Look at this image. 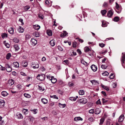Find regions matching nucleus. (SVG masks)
<instances>
[{
  "label": "nucleus",
  "mask_w": 125,
  "mask_h": 125,
  "mask_svg": "<svg viewBox=\"0 0 125 125\" xmlns=\"http://www.w3.org/2000/svg\"><path fill=\"white\" fill-rule=\"evenodd\" d=\"M13 64L14 65V67H15L18 68L19 67V63L17 62H14L13 63Z\"/></svg>",
  "instance_id": "nucleus-23"
},
{
  "label": "nucleus",
  "mask_w": 125,
  "mask_h": 125,
  "mask_svg": "<svg viewBox=\"0 0 125 125\" xmlns=\"http://www.w3.org/2000/svg\"><path fill=\"white\" fill-rule=\"evenodd\" d=\"M101 111L99 108H97L95 109V114L96 115L99 114L100 113Z\"/></svg>",
  "instance_id": "nucleus-14"
},
{
  "label": "nucleus",
  "mask_w": 125,
  "mask_h": 125,
  "mask_svg": "<svg viewBox=\"0 0 125 125\" xmlns=\"http://www.w3.org/2000/svg\"><path fill=\"white\" fill-rule=\"evenodd\" d=\"M19 31L20 33H22L24 32V29L23 28H22L21 26L19 27V28L18 30Z\"/></svg>",
  "instance_id": "nucleus-22"
},
{
  "label": "nucleus",
  "mask_w": 125,
  "mask_h": 125,
  "mask_svg": "<svg viewBox=\"0 0 125 125\" xmlns=\"http://www.w3.org/2000/svg\"><path fill=\"white\" fill-rule=\"evenodd\" d=\"M31 111H33V113L34 114H36L37 112V109H34V110H31Z\"/></svg>",
  "instance_id": "nucleus-48"
},
{
  "label": "nucleus",
  "mask_w": 125,
  "mask_h": 125,
  "mask_svg": "<svg viewBox=\"0 0 125 125\" xmlns=\"http://www.w3.org/2000/svg\"><path fill=\"white\" fill-rule=\"evenodd\" d=\"M69 99L70 100L73 101H75L76 100V99L75 97H70Z\"/></svg>",
  "instance_id": "nucleus-40"
},
{
  "label": "nucleus",
  "mask_w": 125,
  "mask_h": 125,
  "mask_svg": "<svg viewBox=\"0 0 125 125\" xmlns=\"http://www.w3.org/2000/svg\"><path fill=\"white\" fill-rule=\"evenodd\" d=\"M5 102L3 100L0 99V107H2L4 106Z\"/></svg>",
  "instance_id": "nucleus-11"
},
{
  "label": "nucleus",
  "mask_w": 125,
  "mask_h": 125,
  "mask_svg": "<svg viewBox=\"0 0 125 125\" xmlns=\"http://www.w3.org/2000/svg\"><path fill=\"white\" fill-rule=\"evenodd\" d=\"M45 75L44 74H39L37 77V78L40 81H43L44 80Z\"/></svg>",
  "instance_id": "nucleus-1"
},
{
  "label": "nucleus",
  "mask_w": 125,
  "mask_h": 125,
  "mask_svg": "<svg viewBox=\"0 0 125 125\" xmlns=\"http://www.w3.org/2000/svg\"><path fill=\"white\" fill-rule=\"evenodd\" d=\"M97 81H96L95 80H94L90 81L93 84V83H98V82H97Z\"/></svg>",
  "instance_id": "nucleus-60"
},
{
  "label": "nucleus",
  "mask_w": 125,
  "mask_h": 125,
  "mask_svg": "<svg viewBox=\"0 0 125 125\" xmlns=\"http://www.w3.org/2000/svg\"><path fill=\"white\" fill-rule=\"evenodd\" d=\"M88 120L91 122H93L94 121V119L92 117H89L88 119Z\"/></svg>",
  "instance_id": "nucleus-49"
},
{
  "label": "nucleus",
  "mask_w": 125,
  "mask_h": 125,
  "mask_svg": "<svg viewBox=\"0 0 125 125\" xmlns=\"http://www.w3.org/2000/svg\"><path fill=\"white\" fill-rule=\"evenodd\" d=\"M33 35H35L36 37H39L40 35V33L38 31L36 32H35L33 33Z\"/></svg>",
  "instance_id": "nucleus-26"
},
{
  "label": "nucleus",
  "mask_w": 125,
  "mask_h": 125,
  "mask_svg": "<svg viewBox=\"0 0 125 125\" xmlns=\"http://www.w3.org/2000/svg\"><path fill=\"white\" fill-rule=\"evenodd\" d=\"M31 66L34 69H37L39 67V64L35 62H32L31 64Z\"/></svg>",
  "instance_id": "nucleus-3"
},
{
  "label": "nucleus",
  "mask_w": 125,
  "mask_h": 125,
  "mask_svg": "<svg viewBox=\"0 0 125 125\" xmlns=\"http://www.w3.org/2000/svg\"><path fill=\"white\" fill-rule=\"evenodd\" d=\"M31 43L32 45L35 46L37 44V41L36 40L32 38L31 41Z\"/></svg>",
  "instance_id": "nucleus-7"
},
{
  "label": "nucleus",
  "mask_w": 125,
  "mask_h": 125,
  "mask_svg": "<svg viewBox=\"0 0 125 125\" xmlns=\"http://www.w3.org/2000/svg\"><path fill=\"white\" fill-rule=\"evenodd\" d=\"M107 12L106 11V10H104L101 11V12L102 15H104V14H105Z\"/></svg>",
  "instance_id": "nucleus-43"
},
{
  "label": "nucleus",
  "mask_w": 125,
  "mask_h": 125,
  "mask_svg": "<svg viewBox=\"0 0 125 125\" xmlns=\"http://www.w3.org/2000/svg\"><path fill=\"white\" fill-rule=\"evenodd\" d=\"M29 119H30V121L32 122L34 119V117L32 116H29Z\"/></svg>",
  "instance_id": "nucleus-46"
},
{
  "label": "nucleus",
  "mask_w": 125,
  "mask_h": 125,
  "mask_svg": "<svg viewBox=\"0 0 125 125\" xmlns=\"http://www.w3.org/2000/svg\"><path fill=\"white\" fill-rule=\"evenodd\" d=\"M6 41L4 42V44L5 46L7 48H9L10 47V45L9 44L5 42Z\"/></svg>",
  "instance_id": "nucleus-41"
},
{
  "label": "nucleus",
  "mask_w": 125,
  "mask_h": 125,
  "mask_svg": "<svg viewBox=\"0 0 125 125\" xmlns=\"http://www.w3.org/2000/svg\"><path fill=\"white\" fill-rule=\"evenodd\" d=\"M115 4L116 5L115 7L116 9L115 10L118 13H119L121 12V7L116 2H115Z\"/></svg>",
  "instance_id": "nucleus-2"
},
{
  "label": "nucleus",
  "mask_w": 125,
  "mask_h": 125,
  "mask_svg": "<svg viewBox=\"0 0 125 125\" xmlns=\"http://www.w3.org/2000/svg\"><path fill=\"white\" fill-rule=\"evenodd\" d=\"M113 12L112 10H111L109 11L107 13V15L109 17H111L113 15Z\"/></svg>",
  "instance_id": "nucleus-9"
},
{
  "label": "nucleus",
  "mask_w": 125,
  "mask_h": 125,
  "mask_svg": "<svg viewBox=\"0 0 125 125\" xmlns=\"http://www.w3.org/2000/svg\"><path fill=\"white\" fill-rule=\"evenodd\" d=\"M24 95L25 97L28 98H30L31 97V96L30 94L27 93H24Z\"/></svg>",
  "instance_id": "nucleus-33"
},
{
  "label": "nucleus",
  "mask_w": 125,
  "mask_h": 125,
  "mask_svg": "<svg viewBox=\"0 0 125 125\" xmlns=\"http://www.w3.org/2000/svg\"><path fill=\"white\" fill-rule=\"evenodd\" d=\"M59 106L61 108H64L66 106V105L65 104H62L61 103H59L58 104Z\"/></svg>",
  "instance_id": "nucleus-34"
},
{
  "label": "nucleus",
  "mask_w": 125,
  "mask_h": 125,
  "mask_svg": "<svg viewBox=\"0 0 125 125\" xmlns=\"http://www.w3.org/2000/svg\"><path fill=\"white\" fill-rule=\"evenodd\" d=\"M83 119L80 117H74V120L76 121H82Z\"/></svg>",
  "instance_id": "nucleus-12"
},
{
  "label": "nucleus",
  "mask_w": 125,
  "mask_h": 125,
  "mask_svg": "<svg viewBox=\"0 0 125 125\" xmlns=\"http://www.w3.org/2000/svg\"><path fill=\"white\" fill-rule=\"evenodd\" d=\"M5 67L6 69V70L7 72H10L11 71V68L9 64H6L5 65Z\"/></svg>",
  "instance_id": "nucleus-5"
},
{
  "label": "nucleus",
  "mask_w": 125,
  "mask_h": 125,
  "mask_svg": "<svg viewBox=\"0 0 125 125\" xmlns=\"http://www.w3.org/2000/svg\"><path fill=\"white\" fill-rule=\"evenodd\" d=\"M31 36L29 34H26L25 35V38L26 39H28L31 38Z\"/></svg>",
  "instance_id": "nucleus-44"
},
{
  "label": "nucleus",
  "mask_w": 125,
  "mask_h": 125,
  "mask_svg": "<svg viewBox=\"0 0 125 125\" xmlns=\"http://www.w3.org/2000/svg\"><path fill=\"white\" fill-rule=\"evenodd\" d=\"M102 74L104 76H107L108 75L109 73L107 71H105L102 73Z\"/></svg>",
  "instance_id": "nucleus-45"
},
{
  "label": "nucleus",
  "mask_w": 125,
  "mask_h": 125,
  "mask_svg": "<svg viewBox=\"0 0 125 125\" xmlns=\"http://www.w3.org/2000/svg\"><path fill=\"white\" fill-rule=\"evenodd\" d=\"M101 67L103 69H105L107 68V66L105 65H101Z\"/></svg>",
  "instance_id": "nucleus-56"
},
{
  "label": "nucleus",
  "mask_w": 125,
  "mask_h": 125,
  "mask_svg": "<svg viewBox=\"0 0 125 125\" xmlns=\"http://www.w3.org/2000/svg\"><path fill=\"white\" fill-rule=\"evenodd\" d=\"M124 119V115H121L119 117L118 121L119 122H122Z\"/></svg>",
  "instance_id": "nucleus-10"
},
{
  "label": "nucleus",
  "mask_w": 125,
  "mask_h": 125,
  "mask_svg": "<svg viewBox=\"0 0 125 125\" xmlns=\"http://www.w3.org/2000/svg\"><path fill=\"white\" fill-rule=\"evenodd\" d=\"M102 87L104 89L107 91H109V89L105 85H104L103 84L102 85Z\"/></svg>",
  "instance_id": "nucleus-27"
},
{
  "label": "nucleus",
  "mask_w": 125,
  "mask_h": 125,
  "mask_svg": "<svg viewBox=\"0 0 125 125\" xmlns=\"http://www.w3.org/2000/svg\"><path fill=\"white\" fill-rule=\"evenodd\" d=\"M42 102L44 104H46L48 102V100L45 98H42L41 99Z\"/></svg>",
  "instance_id": "nucleus-13"
},
{
  "label": "nucleus",
  "mask_w": 125,
  "mask_h": 125,
  "mask_svg": "<svg viewBox=\"0 0 125 125\" xmlns=\"http://www.w3.org/2000/svg\"><path fill=\"white\" fill-rule=\"evenodd\" d=\"M107 6V3L106 2H104L103 5V7H106Z\"/></svg>",
  "instance_id": "nucleus-64"
},
{
  "label": "nucleus",
  "mask_w": 125,
  "mask_h": 125,
  "mask_svg": "<svg viewBox=\"0 0 125 125\" xmlns=\"http://www.w3.org/2000/svg\"><path fill=\"white\" fill-rule=\"evenodd\" d=\"M2 37L3 38H4L7 37L8 36L7 34L6 33H2L1 34Z\"/></svg>",
  "instance_id": "nucleus-30"
},
{
  "label": "nucleus",
  "mask_w": 125,
  "mask_h": 125,
  "mask_svg": "<svg viewBox=\"0 0 125 125\" xmlns=\"http://www.w3.org/2000/svg\"><path fill=\"white\" fill-rule=\"evenodd\" d=\"M33 28L36 30H39L40 28V26L38 25H35L33 26Z\"/></svg>",
  "instance_id": "nucleus-21"
},
{
  "label": "nucleus",
  "mask_w": 125,
  "mask_h": 125,
  "mask_svg": "<svg viewBox=\"0 0 125 125\" xmlns=\"http://www.w3.org/2000/svg\"><path fill=\"white\" fill-rule=\"evenodd\" d=\"M49 43L52 46H53L55 44V40H52Z\"/></svg>",
  "instance_id": "nucleus-15"
},
{
  "label": "nucleus",
  "mask_w": 125,
  "mask_h": 125,
  "mask_svg": "<svg viewBox=\"0 0 125 125\" xmlns=\"http://www.w3.org/2000/svg\"><path fill=\"white\" fill-rule=\"evenodd\" d=\"M50 80L51 81L52 83H55L57 81L56 79L54 78L53 76L51 77Z\"/></svg>",
  "instance_id": "nucleus-17"
},
{
  "label": "nucleus",
  "mask_w": 125,
  "mask_h": 125,
  "mask_svg": "<svg viewBox=\"0 0 125 125\" xmlns=\"http://www.w3.org/2000/svg\"><path fill=\"white\" fill-rule=\"evenodd\" d=\"M81 62L82 64L85 66H87L88 65V63L86 62H85L83 59L81 60Z\"/></svg>",
  "instance_id": "nucleus-24"
},
{
  "label": "nucleus",
  "mask_w": 125,
  "mask_h": 125,
  "mask_svg": "<svg viewBox=\"0 0 125 125\" xmlns=\"http://www.w3.org/2000/svg\"><path fill=\"white\" fill-rule=\"evenodd\" d=\"M94 112V110L92 109L89 111V113L90 114H93Z\"/></svg>",
  "instance_id": "nucleus-42"
},
{
  "label": "nucleus",
  "mask_w": 125,
  "mask_h": 125,
  "mask_svg": "<svg viewBox=\"0 0 125 125\" xmlns=\"http://www.w3.org/2000/svg\"><path fill=\"white\" fill-rule=\"evenodd\" d=\"M28 65V63L27 62H24V64L23 65V66L26 67Z\"/></svg>",
  "instance_id": "nucleus-53"
},
{
  "label": "nucleus",
  "mask_w": 125,
  "mask_h": 125,
  "mask_svg": "<svg viewBox=\"0 0 125 125\" xmlns=\"http://www.w3.org/2000/svg\"><path fill=\"white\" fill-rule=\"evenodd\" d=\"M125 60V53L123 52L122 53L121 57V61L122 63V65L123 66V63H124V61Z\"/></svg>",
  "instance_id": "nucleus-4"
},
{
  "label": "nucleus",
  "mask_w": 125,
  "mask_h": 125,
  "mask_svg": "<svg viewBox=\"0 0 125 125\" xmlns=\"http://www.w3.org/2000/svg\"><path fill=\"white\" fill-rule=\"evenodd\" d=\"M30 8V7L29 6H27L24 7V10H29Z\"/></svg>",
  "instance_id": "nucleus-47"
},
{
  "label": "nucleus",
  "mask_w": 125,
  "mask_h": 125,
  "mask_svg": "<svg viewBox=\"0 0 125 125\" xmlns=\"http://www.w3.org/2000/svg\"><path fill=\"white\" fill-rule=\"evenodd\" d=\"M39 89L40 90L42 91H43L44 90V89L43 88L40 87V86H39Z\"/></svg>",
  "instance_id": "nucleus-61"
},
{
  "label": "nucleus",
  "mask_w": 125,
  "mask_h": 125,
  "mask_svg": "<svg viewBox=\"0 0 125 125\" xmlns=\"http://www.w3.org/2000/svg\"><path fill=\"white\" fill-rule=\"evenodd\" d=\"M9 94L6 91H3L1 93V95L4 97L7 96Z\"/></svg>",
  "instance_id": "nucleus-20"
},
{
  "label": "nucleus",
  "mask_w": 125,
  "mask_h": 125,
  "mask_svg": "<svg viewBox=\"0 0 125 125\" xmlns=\"http://www.w3.org/2000/svg\"><path fill=\"white\" fill-rule=\"evenodd\" d=\"M107 52V51L106 50H105L102 51L101 52V53L103 54H104L105 53Z\"/></svg>",
  "instance_id": "nucleus-50"
},
{
  "label": "nucleus",
  "mask_w": 125,
  "mask_h": 125,
  "mask_svg": "<svg viewBox=\"0 0 125 125\" xmlns=\"http://www.w3.org/2000/svg\"><path fill=\"white\" fill-rule=\"evenodd\" d=\"M16 115L18 119H22L23 118V116L21 114L18 113L16 114Z\"/></svg>",
  "instance_id": "nucleus-18"
},
{
  "label": "nucleus",
  "mask_w": 125,
  "mask_h": 125,
  "mask_svg": "<svg viewBox=\"0 0 125 125\" xmlns=\"http://www.w3.org/2000/svg\"><path fill=\"white\" fill-rule=\"evenodd\" d=\"M23 20L21 19L20 18L19 19V21L21 22V25H23L24 24V23L23 22Z\"/></svg>",
  "instance_id": "nucleus-51"
},
{
  "label": "nucleus",
  "mask_w": 125,
  "mask_h": 125,
  "mask_svg": "<svg viewBox=\"0 0 125 125\" xmlns=\"http://www.w3.org/2000/svg\"><path fill=\"white\" fill-rule=\"evenodd\" d=\"M14 80L12 79H11L9 80L8 81V83L10 85H11L14 83Z\"/></svg>",
  "instance_id": "nucleus-19"
},
{
  "label": "nucleus",
  "mask_w": 125,
  "mask_h": 125,
  "mask_svg": "<svg viewBox=\"0 0 125 125\" xmlns=\"http://www.w3.org/2000/svg\"><path fill=\"white\" fill-rule=\"evenodd\" d=\"M91 68L94 72L96 71L97 69V66L94 64L92 65L91 66Z\"/></svg>",
  "instance_id": "nucleus-8"
},
{
  "label": "nucleus",
  "mask_w": 125,
  "mask_h": 125,
  "mask_svg": "<svg viewBox=\"0 0 125 125\" xmlns=\"http://www.w3.org/2000/svg\"><path fill=\"white\" fill-rule=\"evenodd\" d=\"M8 31L11 34H13L14 29L12 27H10L8 29Z\"/></svg>",
  "instance_id": "nucleus-16"
},
{
  "label": "nucleus",
  "mask_w": 125,
  "mask_h": 125,
  "mask_svg": "<svg viewBox=\"0 0 125 125\" xmlns=\"http://www.w3.org/2000/svg\"><path fill=\"white\" fill-rule=\"evenodd\" d=\"M59 84L60 85H61L63 83V82L61 80H59Z\"/></svg>",
  "instance_id": "nucleus-62"
},
{
  "label": "nucleus",
  "mask_w": 125,
  "mask_h": 125,
  "mask_svg": "<svg viewBox=\"0 0 125 125\" xmlns=\"http://www.w3.org/2000/svg\"><path fill=\"white\" fill-rule=\"evenodd\" d=\"M119 18L118 17H115L114 18V21L115 22H117L119 21Z\"/></svg>",
  "instance_id": "nucleus-38"
},
{
  "label": "nucleus",
  "mask_w": 125,
  "mask_h": 125,
  "mask_svg": "<svg viewBox=\"0 0 125 125\" xmlns=\"http://www.w3.org/2000/svg\"><path fill=\"white\" fill-rule=\"evenodd\" d=\"M11 56V53H8L6 55V59L7 60H9L10 59V57Z\"/></svg>",
  "instance_id": "nucleus-31"
},
{
  "label": "nucleus",
  "mask_w": 125,
  "mask_h": 125,
  "mask_svg": "<svg viewBox=\"0 0 125 125\" xmlns=\"http://www.w3.org/2000/svg\"><path fill=\"white\" fill-rule=\"evenodd\" d=\"M38 16L40 18H41L42 19H43V16L41 14H39Z\"/></svg>",
  "instance_id": "nucleus-55"
},
{
  "label": "nucleus",
  "mask_w": 125,
  "mask_h": 125,
  "mask_svg": "<svg viewBox=\"0 0 125 125\" xmlns=\"http://www.w3.org/2000/svg\"><path fill=\"white\" fill-rule=\"evenodd\" d=\"M14 47L16 51H18L19 49V47L18 45L17 44H16L14 45Z\"/></svg>",
  "instance_id": "nucleus-39"
},
{
  "label": "nucleus",
  "mask_w": 125,
  "mask_h": 125,
  "mask_svg": "<svg viewBox=\"0 0 125 125\" xmlns=\"http://www.w3.org/2000/svg\"><path fill=\"white\" fill-rule=\"evenodd\" d=\"M99 45L101 47H103L104 46L105 44L103 43H99Z\"/></svg>",
  "instance_id": "nucleus-57"
},
{
  "label": "nucleus",
  "mask_w": 125,
  "mask_h": 125,
  "mask_svg": "<svg viewBox=\"0 0 125 125\" xmlns=\"http://www.w3.org/2000/svg\"><path fill=\"white\" fill-rule=\"evenodd\" d=\"M47 34L49 36H51L52 35V31L50 30H48L47 31Z\"/></svg>",
  "instance_id": "nucleus-25"
},
{
  "label": "nucleus",
  "mask_w": 125,
  "mask_h": 125,
  "mask_svg": "<svg viewBox=\"0 0 125 125\" xmlns=\"http://www.w3.org/2000/svg\"><path fill=\"white\" fill-rule=\"evenodd\" d=\"M22 112L25 115L27 114L28 113V109H27L24 108Z\"/></svg>",
  "instance_id": "nucleus-29"
},
{
  "label": "nucleus",
  "mask_w": 125,
  "mask_h": 125,
  "mask_svg": "<svg viewBox=\"0 0 125 125\" xmlns=\"http://www.w3.org/2000/svg\"><path fill=\"white\" fill-rule=\"evenodd\" d=\"M102 103L103 104H104L105 103L107 102L108 101L107 100L103 98L102 99Z\"/></svg>",
  "instance_id": "nucleus-52"
},
{
  "label": "nucleus",
  "mask_w": 125,
  "mask_h": 125,
  "mask_svg": "<svg viewBox=\"0 0 125 125\" xmlns=\"http://www.w3.org/2000/svg\"><path fill=\"white\" fill-rule=\"evenodd\" d=\"M96 104H101V102L100 100H98L96 102Z\"/></svg>",
  "instance_id": "nucleus-63"
},
{
  "label": "nucleus",
  "mask_w": 125,
  "mask_h": 125,
  "mask_svg": "<svg viewBox=\"0 0 125 125\" xmlns=\"http://www.w3.org/2000/svg\"><path fill=\"white\" fill-rule=\"evenodd\" d=\"M76 39H78L79 41L81 43L83 42V40L81 39H79L78 38H77Z\"/></svg>",
  "instance_id": "nucleus-59"
},
{
  "label": "nucleus",
  "mask_w": 125,
  "mask_h": 125,
  "mask_svg": "<svg viewBox=\"0 0 125 125\" xmlns=\"http://www.w3.org/2000/svg\"><path fill=\"white\" fill-rule=\"evenodd\" d=\"M104 120V118H101L100 120V122L99 123V125H102L103 124Z\"/></svg>",
  "instance_id": "nucleus-28"
},
{
  "label": "nucleus",
  "mask_w": 125,
  "mask_h": 125,
  "mask_svg": "<svg viewBox=\"0 0 125 125\" xmlns=\"http://www.w3.org/2000/svg\"><path fill=\"white\" fill-rule=\"evenodd\" d=\"M107 24L104 21H102V27H105L107 26Z\"/></svg>",
  "instance_id": "nucleus-37"
},
{
  "label": "nucleus",
  "mask_w": 125,
  "mask_h": 125,
  "mask_svg": "<svg viewBox=\"0 0 125 125\" xmlns=\"http://www.w3.org/2000/svg\"><path fill=\"white\" fill-rule=\"evenodd\" d=\"M20 74L22 75L25 76H27V75L25 73L22 72H20Z\"/></svg>",
  "instance_id": "nucleus-58"
},
{
  "label": "nucleus",
  "mask_w": 125,
  "mask_h": 125,
  "mask_svg": "<svg viewBox=\"0 0 125 125\" xmlns=\"http://www.w3.org/2000/svg\"><path fill=\"white\" fill-rule=\"evenodd\" d=\"M78 102L81 103L86 104L87 102V99L85 98H82L78 100Z\"/></svg>",
  "instance_id": "nucleus-6"
},
{
  "label": "nucleus",
  "mask_w": 125,
  "mask_h": 125,
  "mask_svg": "<svg viewBox=\"0 0 125 125\" xmlns=\"http://www.w3.org/2000/svg\"><path fill=\"white\" fill-rule=\"evenodd\" d=\"M79 93L80 95H83L84 94V91L83 90H80L79 91Z\"/></svg>",
  "instance_id": "nucleus-32"
},
{
  "label": "nucleus",
  "mask_w": 125,
  "mask_h": 125,
  "mask_svg": "<svg viewBox=\"0 0 125 125\" xmlns=\"http://www.w3.org/2000/svg\"><path fill=\"white\" fill-rule=\"evenodd\" d=\"M84 51L85 52H87L91 51L90 49L88 47H85L84 48Z\"/></svg>",
  "instance_id": "nucleus-36"
},
{
  "label": "nucleus",
  "mask_w": 125,
  "mask_h": 125,
  "mask_svg": "<svg viewBox=\"0 0 125 125\" xmlns=\"http://www.w3.org/2000/svg\"><path fill=\"white\" fill-rule=\"evenodd\" d=\"M13 42L16 43H18L19 41V40L17 38L15 37L13 39Z\"/></svg>",
  "instance_id": "nucleus-35"
},
{
  "label": "nucleus",
  "mask_w": 125,
  "mask_h": 125,
  "mask_svg": "<svg viewBox=\"0 0 125 125\" xmlns=\"http://www.w3.org/2000/svg\"><path fill=\"white\" fill-rule=\"evenodd\" d=\"M58 50L60 51H63L62 48L60 46H58Z\"/></svg>",
  "instance_id": "nucleus-54"
}]
</instances>
